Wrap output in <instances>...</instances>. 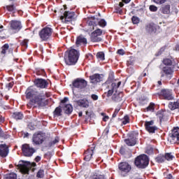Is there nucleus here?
<instances>
[{
	"mask_svg": "<svg viewBox=\"0 0 179 179\" xmlns=\"http://www.w3.org/2000/svg\"><path fill=\"white\" fill-rule=\"evenodd\" d=\"M119 170L122 173H129L131 171V165L127 162H122L119 164Z\"/></svg>",
	"mask_w": 179,
	"mask_h": 179,
	"instance_id": "18",
	"label": "nucleus"
},
{
	"mask_svg": "<svg viewBox=\"0 0 179 179\" xmlns=\"http://www.w3.org/2000/svg\"><path fill=\"white\" fill-rule=\"evenodd\" d=\"M6 9L8 10V12H15V10H16V7H15L13 5L7 6Z\"/></svg>",
	"mask_w": 179,
	"mask_h": 179,
	"instance_id": "38",
	"label": "nucleus"
},
{
	"mask_svg": "<svg viewBox=\"0 0 179 179\" xmlns=\"http://www.w3.org/2000/svg\"><path fill=\"white\" fill-rule=\"evenodd\" d=\"M13 117L15 120H22L23 118V114L20 112H16L13 113Z\"/></svg>",
	"mask_w": 179,
	"mask_h": 179,
	"instance_id": "31",
	"label": "nucleus"
},
{
	"mask_svg": "<svg viewBox=\"0 0 179 179\" xmlns=\"http://www.w3.org/2000/svg\"><path fill=\"white\" fill-rule=\"evenodd\" d=\"M16 173H10L7 177L6 179H17Z\"/></svg>",
	"mask_w": 179,
	"mask_h": 179,
	"instance_id": "41",
	"label": "nucleus"
},
{
	"mask_svg": "<svg viewBox=\"0 0 179 179\" xmlns=\"http://www.w3.org/2000/svg\"><path fill=\"white\" fill-rule=\"evenodd\" d=\"M8 153H9V149L8 148V146L6 145V144H1L0 145V156L1 157H6Z\"/></svg>",
	"mask_w": 179,
	"mask_h": 179,
	"instance_id": "20",
	"label": "nucleus"
},
{
	"mask_svg": "<svg viewBox=\"0 0 179 179\" xmlns=\"http://www.w3.org/2000/svg\"><path fill=\"white\" fill-rule=\"evenodd\" d=\"M134 163L139 169H146L149 164V158L146 155H140L136 158Z\"/></svg>",
	"mask_w": 179,
	"mask_h": 179,
	"instance_id": "3",
	"label": "nucleus"
},
{
	"mask_svg": "<svg viewBox=\"0 0 179 179\" xmlns=\"http://www.w3.org/2000/svg\"><path fill=\"white\" fill-rule=\"evenodd\" d=\"M63 110L65 114H71L72 111H73V107L71 104H66L63 107Z\"/></svg>",
	"mask_w": 179,
	"mask_h": 179,
	"instance_id": "25",
	"label": "nucleus"
},
{
	"mask_svg": "<svg viewBox=\"0 0 179 179\" xmlns=\"http://www.w3.org/2000/svg\"><path fill=\"white\" fill-rule=\"evenodd\" d=\"M163 64H164V65H167L168 66H170L172 65L173 62L170 59H164L163 60Z\"/></svg>",
	"mask_w": 179,
	"mask_h": 179,
	"instance_id": "36",
	"label": "nucleus"
},
{
	"mask_svg": "<svg viewBox=\"0 0 179 179\" xmlns=\"http://www.w3.org/2000/svg\"><path fill=\"white\" fill-rule=\"evenodd\" d=\"M10 25L11 30H14L15 33L22 29V23H20V21L12 20L10 22Z\"/></svg>",
	"mask_w": 179,
	"mask_h": 179,
	"instance_id": "17",
	"label": "nucleus"
},
{
	"mask_svg": "<svg viewBox=\"0 0 179 179\" xmlns=\"http://www.w3.org/2000/svg\"><path fill=\"white\" fill-rule=\"evenodd\" d=\"M76 44L77 47H79L80 45H86V44H87V39H86L85 36L80 35L77 37Z\"/></svg>",
	"mask_w": 179,
	"mask_h": 179,
	"instance_id": "21",
	"label": "nucleus"
},
{
	"mask_svg": "<svg viewBox=\"0 0 179 179\" xmlns=\"http://www.w3.org/2000/svg\"><path fill=\"white\" fill-rule=\"evenodd\" d=\"M34 85L36 87H40L41 89H45L48 86V83L47 80L43 78H38L34 80Z\"/></svg>",
	"mask_w": 179,
	"mask_h": 179,
	"instance_id": "16",
	"label": "nucleus"
},
{
	"mask_svg": "<svg viewBox=\"0 0 179 179\" xmlns=\"http://www.w3.org/2000/svg\"><path fill=\"white\" fill-rule=\"evenodd\" d=\"M136 136H138V134L131 133L129 138L124 139V142L127 146H135L136 145Z\"/></svg>",
	"mask_w": 179,
	"mask_h": 179,
	"instance_id": "13",
	"label": "nucleus"
},
{
	"mask_svg": "<svg viewBox=\"0 0 179 179\" xmlns=\"http://www.w3.org/2000/svg\"><path fill=\"white\" fill-rule=\"evenodd\" d=\"M91 98L92 99V100H94V101L99 100V96H97L96 94H92L91 95Z\"/></svg>",
	"mask_w": 179,
	"mask_h": 179,
	"instance_id": "48",
	"label": "nucleus"
},
{
	"mask_svg": "<svg viewBox=\"0 0 179 179\" xmlns=\"http://www.w3.org/2000/svg\"><path fill=\"white\" fill-rule=\"evenodd\" d=\"M37 177H38V178H43V177H44V170L40 169L37 173Z\"/></svg>",
	"mask_w": 179,
	"mask_h": 179,
	"instance_id": "40",
	"label": "nucleus"
},
{
	"mask_svg": "<svg viewBox=\"0 0 179 179\" xmlns=\"http://www.w3.org/2000/svg\"><path fill=\"white\" fill-rule=\"evenodd\" d=\"M163 51H164V49L161 48V49L158 51V52H157V53L155 54L156 57H159V55H162Z\"/></svg>",
	"mask_w": 179,
	"mask_h": 179,
	"instance_id": "52",
	"label": "nucleus"
},
{
	"mask_svg": "<svg viewBox=\"0 0 179 179\" xmlns=\"http://www.w3.org/2000/svg\"><path fill=\"white\" fill-rule=\"evenodd\" d=\"M119 6H120V8H122V6H124V3L120 2V3H119Z\"/></svg>",
	"mask_w": 179,
	"mask_h": 179,
	"instance_id": "61",
	"label": "nucleus"
},
{
	"mask_svg": "<svg viewBox=\"0 0 179 179\" xmlns=\"http://www.w3.org/2000/svg\"><path fill=\"white\" fill-rule=\"evenodd\" d=\"M120 153H121L122 155H124V148L120 149Z\"/></svg>",
	"mask_w": 179,
	"mask_h": 179,
	"instance_id": "59",
	"label": "nucleus"
},
{
	"mask_svg": "<svg viewBox=\"0 0 179 179\" xmlns=\"http://www.w3.org/2000/svg\"><path fill=\"white\" fill-rule=\"evenodd\" d=\"M79 59V52L75 49H71L69 52H66L64 60L66 65H75Z\"/></svg>",
	"mask_w": 179,
	"mask_h": 179,
	"instance_id": "2",
	"label": "nucleus"
},
{
	"mask_svg": "<svg viewBox=\"0 0 179 179\" xmlns=\"http://www.w3.org/2000/svg\"><path fill=\"white\" fill-rule=\"evenodd\" d=\"M40 160H41V157L40 156H37L36 158H35V161L38 163V162H40Z\"/></svg>",
	"mask_w": 179,
	"mask_h": 179,
	"instance_id": "56",
	"label": "nucleus"
},
{
	"mask_svg": "<svg viewBox=\"0 0 179 179\" xmlns=\"http://www.w3.org/2000/svg\"><path fill=\"white\" fill-rule=\"evenodd\" d=\"M73 16H75V13L72 11H65L63 15L60 16V20L63 23H69V22H72V19H73Z\"/></svg>",
	"mask_w": 179,
	"mask_h": 179,
	"instance_id": "9",
	"label": "nucleus"
},
{
	"mask_svg": "<svg viewBox=\"0 0 179 179\" xmlns=\"http://www.w3.org/2000/svg\"><path fill=\"white\" fill-rule=\"evenodd\" d=\"M36 166H37V164L35 162L31 163L29 162L20 161L18 164V168L24 174H29L30 169H31V167H36Z\"/></svg>",
	"mask_w": 179,
	"mask_h": 179,
	"instance_id": "4",
	"label": "nucleus"
},
{
	"mask_svg": "<svg viewBox=\"0 0 179 179\" xmlns=\"http://www.w3.org/2000/svg\"><path fill=\"white\" fill-rule=\"evenodd\" d=\"M131 21L134 24H138V23H139V17L136 16H133L131 18Z\"/></svg>",
	"mask_w": 179,
	"mask_h": 179,
	"instance_id": "39",
	"label": "nucleus"
},
{
	"mask_svg": "<svg viewBox=\"0 0 179 179\" xmlns=\"http://www.w3.org/2000/svg\"><path fill=\"white\" fill-rule=\"evenodd\" d=\"M119 112H120V109L116 108V109L115 110L114 113L113 114V118H115V117H117V114H118Z\"/></svg>",
	"mask_w": 179,
	"mask_h": 179,
	"instance_id": "51",
	"label": "nucleus"
},
{
	"mask_svg": "<svg viewBox=\"0 0 179 179\" xmlns=\"http://www.w3.org/2000/svg\"><path fill=\"white\" fill-rule=\"evenodd\" d=\"M88 24L89 26H90L92 30H94V28L96 26H100L101 27H106V26L107 25V22L104 20H99L97 18L92 17V19L88 20Z\"/></svg>",
	"mask_w": 179,
	"mask_h": 179,
	"instance_id": "5",
	"label": "nucleus"
},
{
	"mask_svg": "<svg viewBox=\"0 0 179 179\" xmlns=\"http://www.w3.org/2000/svg\"><path fill=\"white\" fill-rule=\"evenodd\" d=\"M155 3H157V5H162V3H164L166 2V0H153Z\"/></svg>",
	"mask_w": 179,
	"mask_h": 179,
	"instance_id": "44",
	"label": "nucleus"
},
{
	"mask_svg": "<svg viewBox=\"0 0 179 179\" xmlns=\"http://www.w3.org/2000/svg\"><path fill=\"white\" fill-rule=\"evenodd\" d=\"M92 179H106V178L103 175H99L94 176Z\"/></svg>",
	"mask_w": 179,
	"mask_h": 179,
	"instance_id": "49",
	"label": "nucleus"
},
{
	"mask_svg": "<svg viewBox=\"0 0 179 179\" xmlns=\"http://www.w3.org/2000/svg\"><path fill=\"white\" fill-rule=\"evenodd\" d=\"M163 72L165 73L166 76H169V75L171 76L173 75V69H171V67L169 66H165L163 68Z\"/></svg>",
	"mask_w": 179,
	"mask_h": 179,
	"instance_id": "28",
	"label": "nucleus"
},
{
	"mask_svg": "<svg viewBox=\"0 0 179 179\" xmlns=\"http://www.w3.org/2000/svg\"><path fill=\"white\" fill-rule=\"evenodd\" d=\"M92 156H93V150L88 149L85 152L84 159L85 160V162H90V159H92Z\"/></svg>",
	"mask_w": 179,
	"mask_h": 179,
	"instance_id": "24",
	"label": "nucleus"
},
{
	"mask_svg": "<svg viewBox=\"0 0 179 179\" xmlns=\"http://www.w3.org/2000/svg\"><path fill=\"white\" fill-rule=\"evenodd\" d=\"M76 103L80 107H83L84 108H87L89 107V101L86 99H79L76 101Z\"/></svg>",
	"mask_w": 179,
	"mask_h": 179,
	"instance_id": "22",
	"label": "nucleus"
},
{
	"mask_svg": "<svg viewBox=\"0 0 179 179\" xmlns=\"http://www.w3.org/2000/svg\"><path fill=\"white\" fill-rule=\"evenodd\" d=\"M82 115H83L82 112H80V113H78V116H79V117H82Z\"/></svg>",
	"mask_w": 179,
	"mask_h": 179,
	"instance_id": "64",
	"label": "nucleus"
},
{
	"mask_svg": "<svg viewBox=\"0 0 179 179\" xmlns=\"http://www.w3.org/2000/svg\"><path fill=\"white\" fill-rule=\"evenodd\" d=\"M68 100H69L68 97H64V99L61 101L62 104H65V103H66Z\"/></svg>",
	"mask_w": 179,
	"mask_h": 179,
	"instance_id": "55",
	"label": "nucleus"
},
{
	"mask_svg": "<svg viewBox=\"0 0 179 179\" xmlns=\"http://www.w3.org/2000/svg\"><path fill=\"white\" fill-rule=\"evenodd\" d=\"M157 116L159 118L160 122H162V121L167 120V115H166V111L164 110H159L157 113Z\"/></svg>",
	"mask_w": 179,
	"mask_h": 179,
	"instance_id": "23",
	"label": "nucleus"
},
{
	"mask_svg": "<svg viewBox=\"0 0 179 179\" xmlns=\"http://www.w3.org/2000/svg\"><path fill=\"white\" fill-rule=\"evenodd\" d=\"M122 2H124V3H129L131 0H122Z\"/></svg>",
	"mask_w": 179,
	"mask_h": 179,
	"instance_id": "57",
	"label": "nucleus"
},
{
	"mask_svg": "<svg viewBox=\"0 0 179 179\" xmlns=\"http://www.w3.org/2000/svg\"><path fill=\"white\" fill-rule=\"evenodd\" d=\"M87 86V81L85 79L77 78L76 80L73 82V87H76V89H78V90H82V89H85Z\"/></svg>",
	"mask_w": 179,
	"mask_h": 179,
	"instance_id": "8",
	"label": "nucleus"
},
{
	"mask_svg": "<svg viewBox=\"0 0 179 179\" xmlns=\"http://www.w3.org/2000/svg\"><path fill=\"white\" fill-rule=\"evenodd\" d=\"M117 87H120L121 86V82H118L117 84H116Z\"/></svg>",
	"mask_w": 179,
	"mask_h": 179,
	"instance_id": "63",
	"label": "nucleus"
},
{
	"mask_svg": "<svg viewBox=\"0 0 179 179\" xmlns=\"http://www.w3.org/2000/svg\"><path fill=\"white\" fill-rule=\"evenodd\" d=\"M113 93H114V90H109L107 93V97H110V96H113Z\"/></svg>",
	"mask_w": 179,
	"mask_h": 179,
	"instance_id": "50",
	"label": "nucleus"
},
{
	"mask_svg": "<svg viewBox=\"0 0 179 179\" xmlns=\"http://www.w3.org/2000/svg\"><path fill=\"white\" fill-rule=\"evenodd\" d=\"M155 110V103H151L149 106L147 107V111H153Z\"/></svg>",
	"mask_w": 179,
	"mask_h": 179,
	"instance_id": "43",
	"label": "nucleus"
},
{
	"mask_svg": "<svg viewBox=\"0 0 179 179\" xmlns=\"http://www.w3.org/2000/svg\"><path fill=\"white\" fill-rule=\"evenodd\" d=\"M96 57L98 58V59H99V61H104V59H105V58H104V52H99L96 54Z\"/></svg>",
	"mask_w": 179,
	"mask_h": 179,
	"instance_id": "34",
	"label": "nucleus"
},
{
	"mask_svg": "<svg viewBox=\"0 0 179 179\" xmlns=\"http://www.w3.org/2000/svg\"><path fill=\"white\" fill-rule=\"evenodd\" d=\"M150 10L151 12H157V7H156V6L151 5L150 6Z\"/></svg>",
	"mask_w": 179,
	"mask_h": 179,
	"instance_id": "45",
	"label": "nucleus"
},
{
	"mask_svg": "<svg viewBox=\"0 0 179 179\" xmlns=\"http://www.w3.org/2000/svg\"><path fill=\"white\" fill-rule=\"evenodd\" d=\"M103 34V30L100 29H96L91 34V41L93 43H99L101 41V38L100 36Z\"/></svg>",
	"mask_w": 179,
	"mask_h": 179,
	"instance_id": "10",
	"label": "nucleus"
},
{
	"mask_svg": "<svg viewBox=\"0 0 179 179\" xmlns=\"http://www.w3.org/2000/svg\"><path fill=\"white\" fill-rule=\"evenodd\" d=\"M165 157V160H173V159H174V155H173L171 153H166L164 155Z\"/></svg>",
	"mask_w": 179,
	"mask_h": 179,
	"instance_id": "35",
	"label": "nucleus"
},
{
	"mask_svg": "<svg viewBox=\"0 0 179 179\" xmlns=\"http://www.w3.org/2000/svg\"><path fill=\"white\" fill-rule=\"evenodd\" d=\"M45 141V134L38 131L33 134L32 142L34 145H41Z\"/></svg>",
	"mask_w": 179,
	"mask_h": 179,
	"instance_id": "7",
	"label": "nucleus"
},
{
	"mask_svg": "<svg viewBox=\"0 0 179 179\" xmlns=\"http://www.w3.org/2000/svg\"><path fill=\"white\" fill-rule=\"evenodd\" d=\"M22 150L24 156H26L27 157H30L31 156H33V154L36 152L34 150V148L30 147V145L28 144L22 145Z\"/></svg>",
	"mask_w": 179,
	"mask_h": 179,
	"instance_id": "11",
	"label": "nucleus"
},
{
	"mask_svg": "<svg viewBox=\"0 0 179 179\" xmlns=\"http://www.w3.org/2000/svg\"><path fill=\"white\" fill-rule=\"evenodd\" d=\"M62 109H61V106L57 107L53 112L55 117H60V115H62Z\"/></svg>",
	"mask_w": 179,
	"mask_h": 179,
	"instance_id": "29",
	"label": "nucleus"
},
{
	"mask_svg": "<svg viewBox=\"0 0 179 179\" xmlns=\"http://www.w3.org/2000/svg\"><path fill=\"white\" fill-rule=\"evenodd\" d=\"M145 30L149 32L150 34L156 33V27L153 24H149L146 26Z\"/></svg>",
	"mask_w": 179,
	"mask_h": 179,
	"instance_id": "26",
	"label": "nucleus"
},
{
	"mask_svg": "<svg viewBox=\"0 0 179 179\" xmlns=\"http://www.w3.org/2000/svg\"><path fill=\"white\" fill-rule=\"evenodd\" d=\"M29 136V133H25L24 138H27Z\"/></svg>",
	"mask_w": 179,
	"mask_h": 179,
	"instance_id": "62",
	"label": "nucleus"
},
{
	"mask_svg": "<svg viewBox=\"0 0 179 179\" xmlns=\"http://www.w3.org/2000/svg\"><path fill=\"white\" fill-rule=\"evenodd\" d=\"M165 160H166V158L164 155H160L156 157V162H157V163H163V162H164Z\"/></svg>",
	"mask_w": 179,
	"mask_h": 179,
	"instance_id": "32",
	"label": "nucleus"
},
{
	"mask_svg": "<svg viewBox=\"0 0 179 179\" xmlns=\"http://www.w3.org/2000/svg\"><path fill=\"white\" fill-rule=\"evenodd\" d=\"M160 12H162V13H164V15H169V13H170V5L163 6L160 9Z\"/></svg>",
	"mask_w": 179,
	"mask_h": 179,
	"instance_id": "27",
	"label": "nucleus"
},
{
	"mask_svg": "<svg viewBox=\"0 0 179 179\" xmlns=\"http://www.w3.org/2000/svg\"><path fill=\"white\" fill-rule=\"evenodd\" d=\"M112 99L114 101H121L122 100V94H115Z\"/></svg>",
	"mask_w": 179,
	"mask_h": 179,
	"instance_id": "30",
	"label": "nucleus"
},
{
	"mask_svg": "<svg viewBox=\"0 0 179 179\" xmlns=\"http://www.w3.org/2000/svg\"><path fill=\"white\" fill-rule=\"evenodd\" d=\"M5 121V118L2 116H0V122H3Z\"/></svg>",
	"mask_w": 179,
	"mask_h": 179,
	"instance_id": "58",
	"label": "nucleus"
},
{
	"mask_svg": "<svg viewBox=\"0 0 179 179\" xmlns=\"http://www.w3.org/2000/svg\"><path fill=\"white\" fill-rule=\"evenodd\" d=\"M27 40H24L21 42V45H22V47H24L25 48H27Z\"/></svg>",
	"mask_w": 179,
	"mask_h": 179,
	"instance_id": "46",
	"label": "nucleus"
},
{
	"mask_svg": "<svg viewBox=\"0 0 179 179\" xmlns=\"http://www.w3.org/2000/svg\"><path fill=\"white\" fill-rule=\"evenodd\" d=\"M129 122V117L128 116H124L122 120V124L123 125H127Z\"/></svg>",
	"mask_w": 179,
	"mask_h": 179,
	"instance_id": "42",
	"label": "nucleus"
},
{
	"mask_svg": "<svg viewBox=\"0 0 179 179\" xmlns=\"http://www.w3.org/2000/svg\"><path fill=\"white\" fill-rule=\"evenodd\" d=\"M117 54H119V55H124L125 54V52L124 51V50L120 49L117 50Z\"/></svg>",
	"mask_w": 179,
	"mask_h": 179,
	"instance_id": "53",
	"label": "nucleus"
},
{
	"mask_svg": "<svg viewBox=\"0 0 179 179\" xmlns=\"http://www.w3.org/2000/svg\"><path fill=\"white\" fill-rule=\"evenodd\" d=\"M27 99H31L27 107L31 108V107H44L47 106L48 101L45 99L48 97L47 94L43 92H38L33 87H29L26 91Z\"/></svg>",
	"mask_w": 179,
	"mask_h": 179,
	"instance_id": "1",
	"label": "nucleus"
},
{
	"mask_svg": "<svg viewBox=\"0 0 179 179\" xmlns=\"http://www.w3.org/2000/svg\"><path fill=\"white\" fill-rule=\"evenodd\" d=\"M101 115H102V117H103V121H108V116H107V115H106V113H101Z\"/></svg>",
	"mask_w": 179,
	"mask_h": 179,
	"instance_id": "47",
	"label": "nucleus"
},
{
	"mask_svg": "<svg viewBox=\"0 0 179 179\" xmlns=\"http://www.w3.org/2000/svg\"><path fill=\"white\" fill-rule=\"evenodd\" d=\"M155 122L152 120L145 122V129L148 131V132H149V134H155V131L157 129L156 126H153Z\"/></svg>",
	"mask_w": 179,
	"mask_h": 179,
	"instance_id": "15",
	"label": "nucleus"
},
{
	"mask_svg": "<svg viewBox=\"0 0 179 179\" xmlns=\"http://www.w3.org/2000/svg\"><path fill=\"white\" fill-rule=\"evenodd\" d=\"M52 34V29L49 27L43 28L39 32V36L42 41H47Z\"/></svg>",
	"mask_w": 179,
	"mask_h": 179,
	"instance_id": "6",
	"label": "nucleus"
},
{
	"mask_svg": "<svg viewBox=\"0 0 179 179\" xmlns=\"http://www.w3.org/2000/svg\"><path fill=\"white\" fill-rule=\"evenodd\" d=\"M111 86H112V90H115V89H118L117 83H113L111 84Z\"/></svg>",
	"mask_w": 179,
	"mask_h": 179,
	"instance_id": "54",
	"label": "nucleus"
},
{
	"mask_svg": "<svg viewBox=\"0 0 179 179\" xmlns=\"http://www.w3.org/2000/svg\"><path fill=\"white\" fill-rule=\"evenodd\" d=\"M103 76L102 75H100L99 73H95L90 77L91 83H94V85L96 83H99L103 80Z\"/></svg>",
	"mask_w": 179,
	"mask_h": 179,
	"instance_id": "19",
	"label": "nucleus"
},
{
	"mask_svg": "<svg viewBox=\"0 0 179 179\" xmlns=\"http://www.w3.org/2000/svg\"><path fill=\"white\" fill-rule=\"evenodd\" d=\"M8 50H9V45L8 44H5L1 48V54L5 55V54H6V51H8Z\"/></svg>",
	"mask_w": 179,
	"mask_h": 179,
	"instance_id": "33",
	"label": "nucleus"
},
{
	"mask_svg": "<svg viewBox=\"0 0 179 179\" xmlns=\"http://www.w3.org/2000/svg\"><path fill=\"white\" fill-rule=\"evenodd\" d=\"M161 94L164 100H174V95L173 91L170 90H162Z\"/></svg>",
	"mask_w": 179,
	"mask_h": 179,
	"instance_id": "14",
	"label": "nucleus"
},
{
	"mask_svg": "<svg viewBox=\"0 0 179 179\" xmlns=\"http://www.w3.org/2000/svg\"><path fill=\"white\" fill-rule=\"evenodd\" d=\"M58 142H59V138L55 137V140H53L49 143V146H54V145H57Z\"/></svg>",
	"mask_w": 179,
	"mask_h": 179,
	"instance_id": "37",
	"label": "nucleus"
},
{
	"mask_svg": "<svg viewBox=\"0 0 179 179\" xmlns=\"http://www.w3.org/2000/svg\"><path fill=\"white\" fill-rule=\"evenodd\" d=\"M167 178L169 179H173V176H171V174H169L167 177Z\"/></svg>",
	"mask_w": 179,
	"mask_h": 179,
	"instance_id": "60",
	"label": "nucleus"
},
{
	"mask_svg": "<svg viewBox=\"0 0 179 179\" xmlns=\"http://www.w3.org/2000/svg\"><path fill=\"white\" fill-rule=\"evenodd\" d=\"M168 141H170L171 143H176L179 141V129L174 128L171 134L169 135Z\"/></svg>",
	"mask_w": 179,
	"mask_h": 179,
	"instance_id": "12",
	"label": "nucleus"
}]
</instances>
